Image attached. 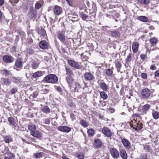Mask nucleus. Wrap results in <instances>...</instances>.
I'll use <instances>...</instances> for the list:
<instances>
[{
	"label": "nucleus",
	"mask_w": 159,
	"mask_h": 159,
	"mask_svg": "<svg viewBox=\"0 0 159 159\" xmlns=\"http://www.w3.org/2000/svg\"><path fill=\"white\" fill-rule=\"evenodd\" d=\"M130 125L131 127L137 131L140 130L143 128L142 123L135 119L130 122Z\"/></svg>",
	"instance_id": "f257e3e1"
},
{
	"label": "nucleus",
	"mask_w": 159,
	"mask_h": 159,
	"mask_svg": "<svg viewBox=\"0 0 159 159\" xmlns=\"http://www.w3.org/2000/svg\"><path fill=\"white\" fill-rule=\"evenodd\" d=\"M47 83H54L57 82L58 78L57 76L53 74H49L46 76L44 79Z\"/></svg>",
	"instance_id": "f03ea898"
},
{
	"label": "nucleus",
	"mask_w": 159,
	"mask_h": 159,
	"mask_svg": "<svg viewBox=\"0 0 159 159\" xmlns=\"http://www.w3.org/2000/svg\"><path fill=\"white\" fill-rule=\"evenodd\" d=\"M141 97L143 99H147L151 94L150 90L148 88L143 89L140 92Z\"/></svg>",
	"instance_id": "7ed1b4c3"
},
{
	"label": "nucleus",
	"mask_w": 159,
	"mask_h": 159,
	"mask_svg": "<svg viewBox=\"0 0 159 159\" xmlns=\"http://www.w3.org/2000/svg\"><path fill=\"white\" fill-rule=\"evenodd\" d=\"M70 85V89L71 91L74 92H79L81 89V87L78 82H75Z\"/></svg>",
	"instance_id": "20e7f679"
},
{
	"label": "nucleus",
	"mask_w": 159,
	"mask_h": 159,
	"mask_svg": "<svg viewBox=\"0 0 159 159\" xmlns=\"http://www.w3.org/2000/svg\"><path fill=\"white\" fill-rule=\"evenodd\" d=\"M102 132L104 135L108 137H111L113 134V133H112L111 130L107 127H104L102 129Z\"/></svg>",
	"instance_id": "39448f33"
},
{
	"label": "nucleus",
	"mask_w": 159,
	"mask_h": 159,
	"mask_svg": "<svg viewBox=\"0 0 159 159\" xmlns=\"http://www.w3.org/2000/svg\"><path fill=\"white\" fill-rule=\"evenodd\" d=\"M110 152L112 157L114 159H117L119 157V152L116 149L111 148L110 149Z\"/></svg>",
	"instance_id": "423d86ee"
},
{
	"label": "nucleus",
	"mask_w": 159,
	"mask_h": 159,
	"mask_svg": "<svg viewBox=\"0 0 159 159\" xmlns=\"http://www.w3.org/2000/svg\"><path fill=\"white\" fill-rule=\"evenodd\" d=\"M65 33L64 31H58L57 32V37L61 42H64L66 40Z\"/></svg>",
	"instance_id": "0eeeda50"
},
{
	"label": "nucleus",
	"mask_w": 159,
	"mask_h": 159,
	"mask_svg": "<svg viewBox=\"0 0 159 159\" xmlns=\"http://www.w3.org/2000/svg\"><path fill=\"white\" fill-rule=\"evenodd\" d=\"M57 129L63 132L68 133L71 131V128L66 126H60L57 127Z\"/></svg>",
	"instance_id": "6e6552de"
},
{
	"label": "nucleus",
	"mask_w": 159,
	"mask_h": 159,
	"mask_svg": "<svg viewBox=\"0 0 159 159\" xmlns=\"http://www.w3.org/2000/svg\"><path fill=\"white\" fill-rule=\"evenodd\" d=\"M84 77L85 80L87 81H91L94 79L93 75L90 72L85 73L84 74Z\"/></svg>",
	"instance_id": "1a4fd4ad"
},
{
	"label": "nucleus",
	"mask_w": 159,
	"mask_h": 159,
	"mask_svg": "<svg viewBox=\"0 0 159 159\" xmlns=\"http://www.w3.org/2000/svg\"><path fill=\"white\" fill-rule=\"evenodd\" d=\"M68 62L69 65L74 68L77 69H79L81 67L78 63L72 60H68Z\"/></svg>",
	"instance_id": "9d476101"
},
{
	"label": "nucleus",
	"mask_w": 159,
	"mask_h": 159,
	"mask_svg": "<svg viewBox=\"0 0 159 159\" xmlns=\"http://www.w3.org/2000/svg\"><path fill=\"white\" fill-rule=\"evenodd\" d=\"M62 12L61 8L59 6L57 5H55L54 7L53 12L55 15H59L61 14Z\"/></svg>",
	"instance_id": "9b49d317"
},
{
	"label": "nucleus",
	"mask_w": 159,
	"mask_h": 159,
	"mask_svg": "<svg viewBox=\"0 0 159 159\" xmlns=\"http://www.w3.org/2000/svg\"><path fill=\"white\" fill-rule=\"evenodd\" d=\"M39 46L41 48L43 49H46L48 48L49 44L45 40H42L39 43Z\"/></svg>",
	"instance_id": "f8f14e48"
},
{
	"label": "nucleus",
	"mask_w": 159,
	"mask_h": 159,
	"mask_svg": "<svg viewBox=\"0 0 159 159\" xmlns=\"http://www.w3.org/2000/svg\"><path fill=\"white\" fill-rule=\"evenodd\" d=\"M121 142L124 146L127 149H130L131 147V143L127 139L123 138L121 139Z\"/></svg>",
	"instance_id": "ddd939ff"
},
{
	"label": "nucleus",
	"mask_w": 159,
	"mask_h": 159,
	"mask_svg": "<svg viewBox=\"0 0 159 159\" xmlns=\"http://www.w3.org/2000/svg\"><path fill=\"white\" fill-rule=\"evenodd\" d=\"M3 60L7 63L12 62L14 61V59L11 56L8 55L4 56L3 57Z\"/></svg>",
	"instance_id": "4468645a"
},
{
	"label": "nucleus",
	"mask_w": 159,
	"mask_h": 159,
	"mask_svg": "<svg viewBox=\"0 0 159 159\" xmlns=\"http://www.w3.org/2000/svg\"><path fill=\"white\" fill-rule=\"evenodd\" d=\"M33 137L39 138L41 137L42 134L38 131L35 130L30 133Z\"/></svg>",
	"instance_id": "2eb2a0df"
},
{
	"label": "nucleus",
	"mask_w": 159,
	"mask_h": 159,
	"mask_svg": "<svg viewBox=\"0 0 159 159\" xmlns=\"http://www.w3.org/2000/svg\"><path fill=\"white\" fill-rule=\"evenodd\" d=\"M139 47V44L137 42H134L132 45V48L134 53H136L138 50Z\"/></svg>",
	"instance_id": "dca6fc26"
},
{
	"label": "nucleus",
	"mask_w": 159,
	"mask_h": 159,
	"mask_svg": "<svg viewBox=\"0 0 159 159\" xmlns=\"http://www.w3.org/2000/svg\"><path fill=\"white\" fill-rule=\"evenodd\" d=\"M120 156L123 159H127V155L124 149L120 150Z\"/></svg>",
	"instance_id": "f3484780"
},
{
	"label": "nucleus",
	"mask_w": 159,
	"mask_h": 159,
	"mask_svg": "<svg viewBox=\"0 0 159 159\" xmlns=\"http://www.w3.org/2000/svg\"><path fill=\"white\" fill-rule=\"evenodd\" d=\"M137 19L141 21L144 22H148L149 21L148 19L146 16H139L138 17Z\"/></svg>",
	"instance_id": "a211bd4d"
},
{
	"label": "nucleus",
	"mask_w": 159,
	"mask_h": 159,
	"mask_svg": "<svg viewBox=\"0 0 159 159\" xmlns=\"http://www.w3.org/2000/svg\"><path fill=\"white\" fill-rule=\"evenodd\" d=\"M111 35V36L115 38L119 37L120 36V34L119 32L116 30H113L111 31L110 33Z\"/></svg>",
	"instance_id": "6ab92c4d"
},
{
	"label": "nucleus",
	"mask_w": 159,
	"mask_h": 159,
	"mask_svg": "<svg viewBox=\"0 0 159 159\" xmlns=\"http://www.w3.org/2000/svg\"><path fill=\"white\" fill-rule=\"evenodd\" d=\"M15 66L18 68H21L22 66V62L20 59H17L16 61Z\"/></svg>",
	"instance_id": "aec40b11"
},
{
	"label": "nucleus",
	"mask_w": 159,
	"mask_h": 159,
	"mask_svg": "<svg viewBox=\"0 0 159 159\" xmlns=\"http://www.w3.org/2000/svg\"><path fill=\"white\" fill-rule=\"evenodd\" d=\"M80 16L83 20H85L86 21L90 20V17L87 15L86 14L81 13L80 14Z\"/></svg>",
	"instance_id": "412c9836"
},
{
	"label": "nucleus",
	"mask_w": 159,
	"mask_h": 159,
	"mask_svg": "<svg viewBox=\"0 0 159 159\" xmlns=\"http://www.w3.org/2000/svg\"><path fill=\"white\" fill-rule=\"evenodd\" d=\"M41 111L46 114H48L50 112V109L47 106L43 107L41 109Z\"/></svg>",
	"instance_id": "4be33fe9"
},
{
	"label": "nucleus",
	"mask_w": 159,
	"mask_h": 159,
	"mask_svg": "<svg viewBox=\"0 0 159 159\" xmlns=\"http://www.w3.org/2000/svg\"><path fill=\"white\" fill-rule=\"evenodd\" d=\"M38 33V34L41 36H42L43 37L45 36L46 35L45 30L44 29H39Z\"/></svg>",
	"instance_id": "5701e85b"
},
{
	"label": "nucleus",
	"mask_w": 159,
	"mask_h": 159,
	"mask_svg": "<svg viewBox=\"0 0 159 159\" xmlns=\"http://www.w3.org/2000/svg\"><path fill=\"white\" fill-rule=\"evenodd\" d=\"M102 142L99 139H96L94 143V145L97 148H99L102 145Z\"/></svg>",
	"instance_id": "b1692460"
},
{
	"label": "nucleus",
	"mask_w": 159,
	"mask_h": 159,
	"mask_svg": "<svg viewBox=\"0 0 159 159\" xmlns=\"http://www.w3.org/2000/svg\"><path fill=\"white\" fill-rule=\"evenodd\" d=\"M28 128L30 132V133H31L32 132L35 131L36 129V126L34 124L29 125L28 126Z\"/></svg>",
	"instance_id": "393cba45"
},
{
	"label": "nucleus",
	"mask_w": 159,
	"mask_h": 159,
	"mask_svg": "<svg viewBox=\"0 0 159 159\" xmlns=\"http://www.w3.org/2000/svg\"><path fill=\"white\" fill-rule=\"evenodd\" d=\"M99 86L103 91H106L107 89V86L104 83L102 82L100 83Z\"/></svg>",
	"instance_id": "a878e982"
},
{
	"label": "nucleus",
	"mask_w": 159,
	"mask_h": 159,
	"mask_svg": "<svg viewBox=\"0 0 159 159\" xmlns=\"http://www.w3.org/2000/svg\"><path fill=\"white\" fill-rule=\"evenodd\" d=\"M152 114L153 118L154 119H157L159 118V113L157 111H153Z\"/></svg>",
	"instance_id": "bb28decb"
},
{
	"label": "nucleus",
	"mask_w": 159,
	"mask_h": 159,
	"mask_svg": "<svg viewBox=\"0 0 159 159\" xmlns=\"http://www.w3.org/2000/svg\"><path fill=\"white\" fill-rule=\"evenodd\" d=\"M42 75V72L41 71H38L33 74V76L34 77L36 78L41 76Z\"/></svg>",
	"instance_id": "cd10ccee"
},
{
	"label": "nucleus",
	"mask_w": 159,
	"mask_h": 159,
	"mask_svg": "<svg viewBox=\"0 0 159 159\" xmlns=\"http://www.w3.org/2000/svg\"><path fill=\"white\" fill-rule=\"evenodd\" d=\"M4 140L7 143H9L12 141L11 138L9 136H5L4 138Z\"/></svg>",
	"instance_id": "c85d7f7f"
},
{
	"label": "nucleus",
	"mask_w": 159,
	"mask_h": 159,
	"mask_svg": "<svg viewBox=\"0 0 159 159\" xmlns=\"http://www.w3.org/2000/svg\"><path fill=\"white\" fill-rule=\"evenodd\" d=\"M42 152H38L35 153L34 154L33 157L34 158L37 159L40 158L42 157Z\"/></svg>",
	"instance_id": "c756f323"
},
{
	"label": "nucleus",
	"mask_w": 159,
	"mask_h": 159,
	"mask_svg": "<svg viewBox=\"0 0 159 159\" xmlns=\"http://www.w3.org/2000/svg\"><path fill=\"white\" fill-rule=\"evenodd\" d=\"M150 42L152 45H155L157 43V40L156 38L154 37L150 39Z\"/></svg>",
	"instance_id": "7c9ffc66"
},
{
	"label": "nucleus",
	"mask_w": 159,
	"mask_h": 159,
	"mask_svg": "<svg viewBox=\"0 0 159 159\" xmlns=\"http://www.w3.org/2000/svg\"><path fill=\"white\" fill-rule=\"evenodd\" d=\"M116 68L118 72H119L120 71V69L121 67V64L120 62H117L115 64Z\"/></svg>",
	"instance_id": "2f4dec72"
},
{
	"label": "nucleus",
	"mask_w": 159,
	"mask_h": 159,
	"mask_svg": "<svg viewBox=\"0 0 159 159\" xmlns=\"http://www.w3.org/2000/svg\"><path fill=\"white\" fill-rule=\"evenodd\" d=\"M88 134L89 136H92L94 134V131L92 129H90L88 130Z\"/></svg>",
	"instance_id": "473e14b6"
},
{
	"label": "nucleus",
	"mask_w": 159,
	"mask_h": 159,
	"mask_svg": "<svg viewBox=\"0 0 159 159\" xmlns=\"http://www.w3.org/2000/svg\"><path fill=\"white\" fill-rule=\"evenodd\" d=\"M112 70L110 69H108L106 70L105 71V73L108 76H110L112 74Z\"/></svg>",
	"instance_id": "72a5a7b5"
},
{
	"label": "nucleus",
	"mask_w": 159,
	"mask_h": 159,
	"mask_svg": "<svg viewBox=\"0 0 159 159\" xmlns=\"http://www.w3.org/2000/svg\"><path fill=\"white\" fill-rule=\"evenodd\" d=\"M9 122L12 125H14L16 124L14 119L12 117H10L8 118Z\"/></svg>",
	"instance_id": "f704fd0d"
},
{
	"label": "nucleus",
	"mask_w": 159,
	"mask_h": 159,
	"mask_svg": "<svg viewBox=\"0 0 159 159\" xmlns=\"http://www.w3.org/2000/svg\"><path fill=\"white\" fill-rule=\"evenodd\" d=\"M65 68L66 72V74L69 76H72L73 75V74L71 70L70 69L66 67Z\"/></svg>",
	"instance_id": "c9c22d12"
},
{
	"label": "nucleus",
	"mask_w": 159,
	"mask_h": 159,
	"mask_svg": "<svg viewBox=\"0 0 159 159\" xmlns=\"http://www.w3.org/2000/svg\"><path fill=\"white\" fill-rule=\"evenodd\" d=\"M2 81L5 84L9 85L11 83V81L8 78H4L2 79Z\"/></svg>",
	"instance_id": "e433bc0d"
},
{
	"label": "nucleus",
	"mask_w": 159,
	"mask_h": 159,
	"mask_svg": "<svg viewBox=\"0 0 159 159\" xmlns=\"http://www.w3.org/2000/svg\"><path fill=\"white\" fill-rule=\"evenodd\" d=\"M80 125L84 127H86L87 126V123L84 120H81L80 121Z\"/></svg>",
	"instance_id": "4c0bfd02"
},
{
	"label": "nucleus",
	"mask_w": 159,
	"mask_h": 159,
	"mask_svg": "<svg viewBox=\"0 0 159 159\" xmlns=\"http://www.w3.org/2000/svg\"><path fill=\"white\" fill-rule=\"evenodd\" d=\"M39 63L36 62H33L32 64V67L34 69H35L38 68L39 66Z\"/></svg>",
	"instance_id": "58836bf2"
},
{
	"label": "nucleus",
	"mask_w": 159,
	"mask_h": 159,
	"mask_svg": "<svg viewBox=\"0 0 159 159\" xmlns=\"http://www.w3.org/2000/svg\"><path fill=\"white\" fill-rule=\"evenodd\" d=\"M100 95L102 98L104 99H106L107 98V94L104 92H101L100 93Z\"/></svg>",
	"instance_id": "ea45409f"
},
{
	"label": "nucleus",
	"mask_w": 159,
	"mask_h": 159,
	"mask_svg": "<svg viewBox=\"0 0 159 159\" xmlns=\"http://www.w3.org/2000/svg\"><path fill=\"white\" fill-rule=\"evenodd\" d=\"M139 2L140 3L147 5L148 4L149 2V0H138Z\"/></svg>",
	"instance_id": "a19ab883"
},
{
	"label": "nucleus",
	"mask_w": 159,
	"mask_h": 159,
	"mask_svg": "<svg viewBox=\"0 0 159 159\" xmlns=\"http://www.w3.org/2000/svg\"><path fill=\"white\" fill-rule=\"evenodd\" d=\"M76 156L78 158L83 159L84 158V155L82 153H77L76 154Z\"/></svg>",
	"instance_id": "79ce46f5"
},
{
	"label": "nucleus",
	"mask_w": 159,
	"mask_h": 159,
	"mask_svg": "<svg viewBox=\"0 0 159 159\" xmlns=\"http://www.w3.org/2000/svg\"><path fill=\"white\" fill-rule=\"evenodd\" d=\"M3 74H4L6 76L10 75H11V73L10 72L6 69H3Z\"/></svg>",
	"instance_id": "37998d69"
},
{
	"label": "nucleus",
	"mask_w": 159,
	"mask_h": 159,
	"mask_svg": "<svg viewBox=\"0 0 159 159\" xmlns=\"http://www.w3.org/2000/svg\"><path fill=\"white\" fill-rule=\"evenodd\" d=\"M67 81L68 84H69V86L70 87V85H72V84H73L74 82H73V80L71 78H69L68 79H66Z\"/></svg>",
	"instance_id": "c03bdc74"
},
{
	"label": "nucleus",
	"mask_w": 159,
	"mask_h": 159,
	"mask_svg": "<svg viewBox=\"0 0 159 159\" xmlns=\"http://www.w3.org/2000/svg\"><path fill=\"white\" fill-rule=\"evenodd\" d=\"M29 66H26L25 67L24 69H26V70L25 71V72H26L25 73V75L27 78H28L29 76H30V74L29 73H27V72L29 71Z\"/></svg>",
	"instance_id": "a18cd8bd"
},
{
	"label": "nucleus",
	"mask_w": 159,
	"mask_h": 159,
	"mask_svg": "<svg viewBox=\"0 0 159 159\" xmlns=\"http://www.w3.org/2000/svg\"><path fill=\"white\" fill-rule=\"evenodd\" d=\"M7 154L8 156H9V157H11L12 158H15V156L14 155L10 152L8 151L7 152Z\"/></svg>",
	"instance_id": "49530a36"
},
{
	"label": "nucleus",
	"mask_w": 159,
	"mask_h": 159,
	"mask_svg": "<svg viewBox=\"0 0 159 159\" xmlns=\"http://www.w3.org/2000/svg\"><path fill=\"white\" fill-rule=\"evenodd\" d=\"M150 107V106L149 104H146L144 105L143 107V109L145 111L148 110Z\"/></svg>",
	"instance_id": "de8ad7c7"
},
{
	"label": "nucleus",
	"mask_w": 159,
	"mask_h": 159,
	"mask_svg": "<svg viewBox=\"0 0 159 159\" xmlns=\"http://www.w3.org/2000/svg\"><path fill=\"white\" fill-rule=\"evenodd\" d=\"M140 159H147V155L146 154H142L140 156Z\"/></svg>",
	"instance_id": "09e8293b"
},
{
	"label": "nucleus",
	"mask_w": 159,
	"mask_h": 159,
	"mask_svg": "<svg viewBox=\"0 0 159 159\" xmlns=\"http://www.w3.org/2000/svg\"><path fill=\"white\" fill-rule=\"evenodd\" d=\"M148 144L149 143H148L147 144H146V145H145V146H144V149L147 151H148L150 150V147Z\"/></svg>",
	"instance_id": "8fccbe9b"
},
{
	"label": "nucleus",
	"mask_w": 159,
	"mask_h": 159,
	"mask_svg": "<svg viewBox=\"0 0 159 159\" xmlns=\"http://www.w3.org/2000/svg\"><path fill=\"white\" fill-rule=\"evenodd\" d=\"M141 78L144 79H146L148 76L147 74L145 73H142L141 75Z\"/></svg>",
	"instance_id": "3c124183"
},
{
	"label": "nucleus",
	"mask_w": 159,
	"mask_h": 159,
	"mask_svg": "<svg viewBox=\"0 0 159 159\" xmlns=\"http://www.w3.org/2000/svg\"><path fill=\"white\" fill-rule=\"evenodd\" d=\"M49 90L46 89H44L41 90V92L43 94H47Z\"/></svg>",
	"instance_id": "603ef678"
},
{
	"label": "nucleus",
	"mask_w": 159,
	"mask_h": 159,
	"mask_svg": "<svg viewBox=\"0 0 159 159\" xmlns=\"http://www.w3.org/2000/svg\"><path fill=\"white\" fill-rule=\"evenodd\" d=\"M26 52L30 55H31L34 53L33 51L29 48L26 49Z\"/></svg>",
	"instance_id": "864d4df0"
},
{
	"label": "nucleus",
	"mask_w": 159,
	"mask_h": 159,
	"mask_svg": "<svg viewBox=\"0 0 159 159\" xmlns=\"http://www.w3.org/2000/svg\"><path fill=\"white\" fill-rule=\"evenodd\" d=\"M131 60V54H129L128 55V56L125 60L126 62H129V61H130Z\"/></svg>",
	"instance_id": "5fc2aeb1"
},
{
	"label": "nucleus",
	"mask_w": 159,
	"mask_h": 159,
	"mask_svg": "<svg viewBox=\"0 0 159 159\" xmlns=\"http://www.w3.org/2000/svg\"><path fill=\"white\" fill-rule=\"evenodd\" d=\"M17 91V89L16 88H12L11 90V93L12 94H15Z\"/></svg>",
	"instance_id": "6e6d98bb"
},
{
	"label": "nucleus",
	"mask_w": 159,
	"mask_h": 159,
	"mask_svg": "<svg viewBox=\"0 0 159 159\" xmlns=\"http://www.w3.org/2000/svg\"><path fill=\"white\" fill-rule=\"evenodd\" d=\"M41 7V5L39 2L36 3L35 4V8L37 9H39Z\"/></svg>",
	"instance_id": "4d7b16f0"
},
{
	"label": "nucleus",
	"mask_w": 159,
	"mask_h": 159,
	"mask_svg": "<svg viewBox=\"0 0 159 159\" xmlns=\"http://www.w3.org/2000/svg\"><path fill=\"white\" fill-rule=\"evenodd\" d=\"M71 20L72 21H76L78 20V17L77 16H75L71 17Z\"/></svg>",
	"instance_id": "13d9d810"
},
{
	"label": "nucleus",
	"mask_w": 159,
	"mask_h": 159,
	"mask_svg": "<svg viewBox=\"0 0 159 159\" xmlns=\"http://www.w3.org/2000/svg\"><path fill=\"white\" fill-rule=\"evenodd\" d=\"M107 109L109 110L110 112L111 113H113L115 111L114 109L112 107H109V108H108Z\"/></svg>",
	"instance_id": "bf43d9fd"
},
{
	"label": "nucleus",
	"mask_w": 159,
	"mask_h": 159,
	"mask_svg": "<svg viewBox=\"0 0 159 159\" xmlns=\"http://www.w3.org/2000/svg\"><path fill=\"white\" fill-rule=\"evenodd\" d=\"M140 57L142 59H145L147 58V55L146 54H141L140 55Z\"/></svg>",
	"instance_id": "052dcab7"
},
{
	"label": "nucleus",
	"mask_w": 159,
	"mask_h": 159,
	"mask_svg": "<svg viewBox=\"0 0 159 159\" xmlns=\"http://www.w3.org/2000/svg\"><path fill=\"white\" fill-rule=\"evenodd\" d=\"M154 76L155 77H159V70H157L155 71L154 73Z\"/></svg>",
	"instance_id": "680f3d73"
},
{
	"label": "nucleus",
	"mask_w": 159,
	"mask_h": 159,
	"mask_svg": "<svg viewBox=\"0 0 159 159\" xmlns=\"http://www.w3.org/2000/svg\"><path fill=\"white\" fill-rule=\"evenodd\" d=\"M150 69L151 70H154L156 69V68L155 66V65H152L151 66Z\"/></svg>",
	"instance_id": "e2e57ef3"
},
{
	"label": "nucleus",
	"mask_w": 159,
	"mask_h": 159,
	"mask_svg": "<svg viewBox=\"0 0 159 159\" xmlns=\"http://www.w3.org/2000/svg\"><path fill=\"white\" fill-rule=\"evenodd\" d=\"M38 93H34L33 94V97L35 98H36L38 96Z\"/></svg>",
	"instance_id": "0e129e2a"
},
{
	"label": "nucleus",
	"mask_w": 159,
	"mask_h": 159,
	"mask_svg": "<svg viewBox=\"0 0 159 159\" xmlns=\"http://www.w3.org/2000/svg\"><path fill=\"white\" fill-rule=\"evenodd\" d=\"M70 116L72 120H73L75 118V115L73 113L70 114Z\"/></svg>",
	"instance_id": "69168bd1"
},
{
	"label": "nucleus",
	"mask_w": 159,
	"mask_h": 159,
	"mask_svg": "<svg viewBox=\"0 0 159 159\" xmlns=\"http://www.w3.org/2000/svg\"><path fill=\"white\" fill-rule=\"evenodd\" d=\"M4 3V0H0V6L3 5Z\"/></svg>",
	"instance_id": "338daca9"
},
{
	"label": "nucleus",
	"mask_w": 159,
	"mask_h": 159,
	"mask_svg": "<svg viewBox=\"0 0 159 159\" xmlns=\"http://www.w3.org/2000/svg\"><path fill=\"white\" fill-rule=\"evenodd\" d=\"M50 123V120L49 119H46L45 120V123L46 124H48Z\"/></svg>",
	"instance_id": "774afa93"
}]
</instances>
